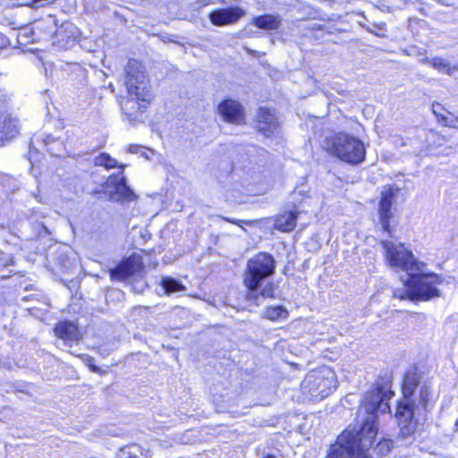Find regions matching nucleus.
<instances>
[{
	"label": "nucleus",
	"instance_id": "1",
	"mask_svg": "<svg viewBox=\"0 0 458 458\" xmlns=\"http://www.w3.org/2000/svg\"><path fill=\"white\" fill-rule=\"evenodd\" d=\"M391 392L377 387L367 392L360 414H366L359 430L346 429L337 438L326 458H371L369 450L377 434V414L390 411Z\"/></svg>",
	"mask_w": 458,
	"mask_h": 458
},
{
	"label": "nucleus",
	"instance_id": "2",
	"mask_svg": "<svg viewBox=\"0 0 458 458\" xmlns=\"http://www.w3.org/2000/svg\"><path fill=\"white\" fill-rule=\"evenodd\" d=\"M403 393L405 400L398 404L395 417L401 437L408 438L417 429L418 418L426 416L428 411L430 389L427 384H420L416 372L409 371L403 379Z\"/></svg>",
	"mask_w": 458,
	"mask_h": 458
},
{
	"label": "nucleus",
	"instance_id": "3",
	"mask_svg": "<svg viewBox=\"0 0 458 458\" xmlns=\"http://www.w3.org/2000/svg\"><path fill=\"white\" fill-rule=\"evenodd\" d=\"M274 271L275 259L266 252H260L249 259L247 270L244 273V284L249 289L248 299L258 301L259 296L263 298L276 297V289L271 284L259 291L262 281L272 276Z\"/></svg>",
	"mask_w": 458,
	"mask_h": 458
},
{
	"label": "nucleus",
	"instance_id": "4",
	"mask_svg": "<svg viewBox=\"0 0 458 458\" xmlns=\"http://www.w3.org/2000/svg\"><path fill=\"white\" fill-rule=\"evenodd\" d=\"M337 387L335 372L327 366L310 370L300 385V394L293 395L298 402H318L330 395Z\"/></svg>",
	"mask_w": 458,
	"mask_h": 458
},
{
	"label": "nucleus",
	"instance_id": "5",
	"mask_svg": "<svg viewBox=\"0 0 458 458\" xmlns=\"http://www.w3.org/2000/svg\"><path fill=\"white\" fill-rule=\"evenodd\" d=\"M325 148L330 155L352 165H360L365 160L366 149L363 142L346 133L339 132L327 137Z\"/></svg>",
	"mask_w": 458,
	"mask_h": 458
},
{
	"label": "nucleus",
	"instance_id": "6",
	"mask_svg": "<svg viewBox=\"0 0 458 458\" xmlns=\"http://www.w3.org/2000/svg\"><path fill=\"white\" fill-rule=\"evenodd\" d=\"M125 86L131 100L128 99L123 106L131 103L140 109L141 106L134 100L149 103L153 98L149 80L145 67L135 59H130L125 66ZM124 109L125 107L123 106Z\"/></svg>",
	"mask_w": 458,
	"mask_h": 458
},
{
	"label": "nucleus",
	"instance_id": "7",
	"mask_svg": "<svg viewBox=\"0 0 458 458\" xmlns=\"http://www.w3.org/2000/svg\"><path fill=\"white\" fill-rule=\"evenodd\" d=\"M380 243L386 251V263L391 268L411 276L417 273L422 266L423 263L420 262L403 243L389 241H381Z\"/></svg>",
	"mask_w": 458,
	"mask_h": 458
},
{
	"label": "nucleus",
	"instance_id": "8",
	"mask_svg": "<svg viewBox=\"0 0 458 458\" xmlns=\"http://www.w3.org/2000/svg\"><path fill=\"white\" fill-rule=\"evenodd\" d=\"M424 267L423 263L417 273L410 276L417 301H428L440 294L437 285L442 283L441 276L433 273H424Z\"/></svg>",
	"mask_w": 458,
	"mask_h": 458
},
{
	"label": "nucleus",
	"instance_id": "9",
	"mask_svg": "<svg viewBox=\"0 0 458 458\" xmlns=\"http://www.w3.org/2000/svg\"><path fill=\"white\" fill-rule=\"evenodd\" d=\"M104 191L114 201L131 202L137 199V195L127 185L123 172L110 175L104 186Z\"/></svg>",
	"mask_w": 458,
	"mask_h": 458
},
{
	"label": "nucleus",
	"instance_id": "10",
	"mask_svg": "<svg viewBox=\"0 0 458 458\" xmlns=\"http://www.w3.org/2000/svg\"><path fill=\"white\" fill-rule=\"evenodd\" d=\"M397 189L392 187L385 188L381 192V199L379 202L378 214L380 224L385 232L390 233L389 220L392 217L391 208L395 201Z\"/></svg>",
	"mask_w": 458,
	"mask_h": 458
},
{
	"label": "nucleus",
	"instance_id": "11",
	"mask_svg": "<svg viewBox=\"0 0 458 458\" xmlns=\"http://www.w3.org/2000/svg\"><path fill=\"white\" fill-rule=\"evenodd\" d=\"M218 114L227 123H242L244 120L242 106L233 99H225L217 107Z\"/></svg>",
	"mask_w": 458,
	"mask_h": 458
},
{
	"label": "nucleus",
	"instance_id": "12",
	"mask_svg": "<svg viewBox=\"0 0 458 458\" xmlns=\"http://www.w3.org/2000/svg\"><path fill=\"white\" fill-rule=\"evenodd\" d=\"M244 12L239 7H230L225 9H217L209 13L211 22L216 26H225L235 23Z\"/></svg>",
	"mask_w": 458,
	"mask_h": 458
},
{
	"label": "nucleus",
	"instance_id": "13",
	"mask_svg": "<svg viewBox=\"0 0 458 458\" xmlns=\"http://www.w3.org/2000/svg\"><path fill=\"white\" fill-rule=\"evenodd\" d=\"M138 271V264L132 259H126L118 264L115 267L110 269V277L112 280L123 281Z\"/></svg>",
	"mask_w": 458,
	"mask_h": 458
},
{
	"label": "nucleus",
	"instance_id": "14",
	"mask_svg": "<svg viewBox=\"0 0 458 458\" xmlns=\"http://www.w3.org/2000/svg\"><path fill=\"white\" fill-rule=\"evenodd\" d=\"M55 335L64 342H76L80 339L77 326L71 321L59 322L55 327Z\"/></svg>",
	"mask_w": 458,
	"mask_h": 458
},
{
	"label": "nucleus",
	"instance_id": "15",
	"mask_svg": "<svg viewBox=\"0 0 458 458\" xmlns=\"http://www.w3.org/2000/svg\"><path fill=\"white\" fill-rule=\"evenodd\" d=\"M18 133L17 121L5 114L0 115V145Z\"/></svg>",
	"mask_w": 458,
	"mask_h": 458
},
{
	"label": "nucleus",
	"instance_id": "16",
	"mask_svg": "<svg viewBox=\"0 0 458 458\" xmlns=\"http://www.w3.org/2000/svg\"><path fill=\"white\" fill-rule=\"evenodd\" d=\"M259 131L273 132L277 127L275 114L268 109L260 107L258 114Z\"/></svg>",
	"mask_w": 458,
	"mask_h": 458
},
{
	"label": "nucleus",
	"instance_id": "17",
	"mask_svg": "<svg viewBox=\"0 0 458 458\" xmlns=\"http://www.w3.org/2000/svg\"><path fill=\"white\" fill-rule=\"evenodd\" d=\"M253 23L259 29L272 30L280 27L282 19L278 15L265 14L253 18Z\"/></svg>",
	"mask_w": 458,
	"mask_h": 458
},
{
	"label": "nucleus",
	"instance_id": "18",
	"mask_svg": "<svg viewBox=\"0 0 458 458\" xmlns=\"http://www.w3.org/2000/svg\"><path fill=\"white\" fill-rule=\"evenodd\" d=\"M422 63L430 64L433 68L447 75H452L454 72L458 70L457 66H451L450 64L441 57H426L422 59Z\"/></svg>",
	"mask_w": 458,
	"mask_h": 458
},
{
	"label": "nucleus",
	"instance_id": "19",
	"mask_svg": "<svg viewBox=\"0 0 458 458\" xmlns=\"http://www.w3.org/2000/svg\"><path fill=\"white\" fill-rule=\"evenodd\" d=\"M402 282L403 283V286L402 288L395 289L393 296L399 300L417 301L415 299V294H413L414 291L412 284L411 283L410 276H406V278H402Z\"/></svg>",
	"mask_w": 458,
	"mask_h": 458
},
{
	"label": "nucleus",
	"instance_id": "20",
	"mask_svg": "<svg viewBox=\"0 0 458 458\" xmlns=\"http://www.w3.org/2000/svg\"><path fill=\"white\" fill-rule=\"evenodd\" d=\"M117 458H148V455L140 445L131 444L121 448Z\"/></svg>",
	"mask_w": 458,
	"mask_h": 458
},
{
	"label": "nucleus",
	"instance_id": "21",
	"mask_svg": "<svg viewBox=\"0 0 458 458\" xmlns=\"http://www.w3.org/2000/svg\"><path fill=\"white\" fill-rule=\"evenodd\" d=\"M161 286L167 295L186 290V287L180 281L170 276L162 278Z\"/></svg>",
	"mask_w": 458,
	"mask_h": 458
},
{
	"label": "nucleus",
	"instance_id": "22",
	"mask_svg": "<svg viewBox=\"0 0 458 458\" xmlns=\"http://www.w3.org/2000/svg\"><path fill=\"white\" fill-rule=\"evenodd\" d=\"M94 163L96 165L104 166L106 169H111L118 166L116 159L113 158L107 153H101L99 156L96 157L94 159Z\"/></svg>",
	"mask_w": 458,
	"mask_h": 458
},
{
	"label": "nucleus",
	"instance_id": "23",
	"mask_svg": "<svg viewBox=\"0 0 458 458\" xmlns=\"http://www.w3.org/2000/svg\"><path fill=\"white\" fill-rule=\"evenodd\" d=\"M391 448L392 441L389 439H382L377 444L376 447L374 448V452L380 456H386L390 453Z\"/></svg>",
	"mask_w": 458,
	"mask_h": 458
},
{
	"label": "nucleus",
	"instance_id": "24",
	"mask_svg": "<svg viewBox=\"0 0 458 458\" xmlns=\"http://www.w3.org/2000/svg\"><path fill=\"white\" fill-rule=\"evenodd\" d=\"M286 312L284 306H271L266 310V318L270 320H276L283 316Z\"/></svg>",
	"mask_w": 458,
	"mask_h": 458
},
{
	"label": "nucleus",
	"instance_id": "25",
	"mask_svg": "<svg viewBox=\"0 0 458 458\" xmlns=\"http://www.w3.org/2000/svg\"><path fill=\"white\" fill-rule=\"evenodd\" d=\"M443 110L444 107L442 105L438 103L432 104V111L434 114L437 117L438 121L441 122L445 126H450L448 118L441 113Z\"/></svg>",
	"mask_w": 458,
	"mask_h": 458
},
{
	"label": "nucleus",
	"instance_id": "26",
	"mask_svg": "<svg viewBox=\"0 0 458 458\" xmlns=\"http://www.w3.org/2000/svg\"><path fill=\"white\" fill-rule=\"evenodd\" d=\"M301 213L299 211H291L288 213V232L293 230L295 227V224L293 223L294 220H296Z\"/></svg>",
	"mask_w": 458,
	"mask_h": 458
},
{
	"label": "nucleus",
	"instance_id": "27",
	"mask_svg": "<svg viewBox=\"0 0 458 458\" xmlns=\"http://www.w3.org/2000/svg\"><path fill=\"white\" fill-rule=\"evenodd\" d=\"M219 217L226 222H229V223H232V224L237 225H241V224L251 225L254 223L253 221H250V220H237L234 218H230V217H225V216H219Z\"/></svg>",
	"mask_w": 458,
	"mask_h": 458
},
{
	"label": "nucleus",
	"instance_id": "28",
	"mask_svg": "<svg viewBox=\"0 0 458 458\" xmlns=\"http://www.w3.org/2000/svg\"><path fill=\"white\" fill-rule=\"evenodd\" d=\"M295 370H301V372H303L305 370V368L299 365L298 363L288 362V374Z\"/></svg>",
	"mask_w": 458,
	"mask_h": 458
},
{
	"label": "nucleus",
	"instance_id": "29",
	"mask_svg": "<svg viewBox=\"0 0 458 458\" xmlns=\"http://www.w3.org/2000/svg\"><path fill=\"white\" fill-rule=\"evenodd\" d=\"M141 148H143V147L140 145H130L128 151L130 153H139Z\"/></svg>",
	"mask_w": 458,
	"mask_h": 458
},
{
	"label": "nucleus",
	"instance_id": "30",
	"mask_svg": "<svg viewBox=\"0 0 458 458\" xmlns=\"http://www.w3.org/2000/svg\"><path fill=\"white\" fill-rule=\"evenodd\" d=\"M286 225H283L279 222L276 223V227L281 230L282 232H286Z\"/></svg>",
	"mask_w": 458,
	"mask_h": 458
},
{
	"label": "nucleus",
	"instance_id": "31",
	"mask_svg": "<svg viewBox=\"0 0 458 458\" xmlns=\"http://www.w3.org/2000/svg\"><path fill=\"white\" fill-rule=\"evenodd\" d=\"M48 152H49V153H51L52 155H55V156H60V154H59V153H55V152H54V149H53L52 148H48Z\"/></svg>",
	"mask_w": 458,
	"mask_h": 458
},
{
	"label": "nucleus",
	"instance_id": "32",
	"mask_svg": "<svg viewBox=\"0 0 458 458\" xmlns=\"http://www.w3.org/2000/svg\"><path fill=\"white\" fill-rule=\"evenodd\" d=\"M265 458H276V457H275V456H273V455H268V456H267V457H265Z\"/></svg>",
	"mask_w": 458,
	"mask_h": 458
},
{
	"label": "nucleus",
	"instance_id": "33",
	"mask_svg": "<svg viewBox=\"0 0 458 458\" xmlns=\"http://www.w3.org/2000/svg\"><path fill=\"white\" fill-rule=\"evenodd\" d=\"M50 138L47 139V141H46V144L48 145L49 141H50Z\"/></svg>",
	"mask_w": 458,
	"mask_h": 458
},
{
	"label": "nucleus",
	"instance_id": "34",
	"mask_svg": "<svg viewBox=\"0 0 458 458\" xmlns=\"http://www.w3.org/2000/svg\"><path fill=\"white\" fill-rule=\"evenodd\" d=\"M124 166H125L124 165H119V167H121V168H124Z\"/></svg>",
	"mask_w": 458,
	"mask_h": 458
}]
</instances>
